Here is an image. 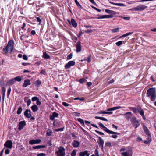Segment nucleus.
I'll list each match as a JSON object with an SVG mask.
<instances>
[{"label": "nucleus", "instance_id": "nucleus-1", "mask_svg": "<svg viewBox=\"0 0 156 156\" xmlns=\"http://www.w3.org/2000/svg\"><path fill=\"white\" fill-rule=\"evenodd\" d=\"M147 97H151L150 99L152 101H154L156 98V90L155 88H151L148 89L147 92Z\"/></svg>", "mask_w": 156, "mask_h": 156}, {"label": "nucleus", "instance_id": "nucleus-2", "mask_svg": "<svg viewBox=\"0 0 156 156\" xmlns=\"http://www.w3.org/2000/svg\"><path fill=\"white\" fill-rule=\"evenodd\" d=\"M14 45V42L12 40L9 41L6 47L3 48V51L6 54H7L9 52L11 53L13 49Z\"/></svg>", "mask_w": 156, "mask_h": 156}, {"label": "nucleus", "instance_id": "nucleus-3", "mask_svg": "<svg viewBox=\"0 0 156 156\" xmlns=\"http://www.w3.org/2000/svg\"><path fill=\"white\" fill-rule=\"evenodd\" d=\"M143 129L147 136V140L144 141V143L147 144H149L151 141L150 133L147 127L145 125L143 126Z\"/></svg>", "mask_w": 156, "mask_h": 156}, {"label": "nucleus", "instance_id": "nucleus-4", "mask_svg": "<svg viewBox=\"0 0 156 156\" xmlns=\"http://www.w3.org/2000/svg\"><path fill=\"white\" fill-rule=\"evenodd\" d=\"M57 156H65V149L63 147H60L59 150L56 152Z\"/></svg>", "mask_w": 156, "mask_h": 156}, {"label": "nucleus", "instance_id": "nucleus-5", "mask_svg": "<svg viewBox=\"0 0 156 156\" xmlns=\"http://www.w3.org/2000/svg\"><path fill=\"white\" fill-rule=\"evenodd\" d=\"M147 8V6L143 5H140L134 8L133 9L136 11L143 10Z\"/></svg>", "mask_w": 156, "mask_h": 156}, {"label": "nucleus", "instance_id": "nucleus-6", "mask_svg": "<svg viewBox=\"0 0 156 156\" xmlns=\"http://www.w3.org/2000/svg\"><path fill=\"white\" fill-rule=\"evenodd\" d=\"M131 109L135 113L139 112L140 114L141 112L144 111L140 106H137V108L132 107Z\"/></svg>", "mask_w": 156, "mask_h": 156}, {"label": "nucleus", "instance_id": "nucleus-7", "mask_svg": "<svg viewBox=\"0 0 156 156\" xmlns=\"http://www.w3.org/2000/svg\"><path fill=\"white\" fill-rule=\"evenodd\" d=\"M98 124L101 127V129H103L108 133L110 134L111 131L109 130L107 127H105L102 123H98Z\"/></svg>", "mask_w": 156, "mask_h": 156}, {"label": "nucleus", "instance_id": "nucleus-8", "mask_svg": "<svg viewBox=\"0 0 156 156\" xmlns=\"http://www.w3.org/2000/svg\"><path fill=\"white\" fill-rule=\"evenodd\" d=\"M4 145L7 148L11 149L12 146V142L10 140H8L5 143Z\"/></svg>", "mask_w": 156, "mask_h": 156}, {"label": "nucleus", "instance_id": "nucleus-9", "mask_svg": "<svg viewBox=\"0 0 156 156\" xmlns=\"http://www.w3.org/2000/svg\"><path fill=\"white\" fill-rule=\"evenodd\" d=\"M75 64V62L74 61H71L65 66V67L66 69H68L70 68V66H74Z\"/></svg>", "mask_w": 156, "mask_h": 156}, {"label": "nucleus", "instance_id": "nucleus-10", "mask_svg": "<svg viewBox=\"0 0 156 156\" xmlns=\"http://www.w3.org/2000/svg\"><path fill=\"white\" fill-rule=\"evenodd\" d=\"M24 115L28 118H30L31 116V112L29 109H26L24 113Z\"/></svg>", "mask_w": 156, "mask_h": 156}, {"label": "nucleus", "instance_id": "nucleus-11", "mask_svg": "<svg viewBox=\"0 0 156 156\" xmlns=\"http://www.w3.org/2000/svg\"><path fill=\"white\" fill-rule=\"evenodd\" d=\"M26 122L25 121H21L20 122L19 124L18 129L20 130H22L26 125Z\"/></svg>", "mask_w": 156, "mask_h": 156}, {"label": "nucleus", "instance_id": "nucleus-12", "mask_svg": "<svg viewBox=\"0 0 156 156\" xmlns=\"http://www.w3.org/2000/svg\"><path fill=\"white\" fill-rule=\"evenodd\" d=\"M41 142V140L40 139L37 140H30L29 142V143L30 145H33L34 144H38L40 143Z\"/></svg>", "mask_w": 156, "mask_h": 156}, {"label": "nucleus", "instance_id": "nucleus-13", "mask_svg": "<svg viewBox=\"0 0 156 156\" xmlns=\"http://www.w3.org/2000/svg\"><path fill=\"white\" fill-rule=\"evenodd\" d=\"M67 21L70 24H71L73 27L76 28L77 27V24L73 19H72L71 21H70L68 19L67 20Z\"/></svg>", "mask_w": 156, "mask_h": 156}, {"label": "nucleus", "instance_id": "nucleus-14", "mask_svg": "<svg viewBox=\"0 0 156 156\" xmlns=\"http://www.w3.org/2000/svg\"><path fill=\"white\" fill-rule=\"evenodd\" d=\"M113 16L111 15H101L99 16L97 19H102L104 18H112Z\"/></svg>", "mask_w": 156, "mask_h": 156}, {"label": "nucleus", "instance_id": "nucleus-15", "mask_svg": "<svg viewBox=\"0 0 156 156\" xmlns=\"http://www.w3.org/2000/svg\"><path fill=\"white\" fill-rule=\"evenodd\" d=\"M122 154L123 156H132V151L131 150H129L128 152H122Z\"/></svg>", "mask_w": 156, "mask_h": 156}, {"label": "nucleus", "instance_id": "nucleus-16", "mask_svg": "<svg viewBox=\"0 0 156 156\" xmlns=\"http://www.w3.org/2000/svg\"><path fill=\"white\" fill-rule=\"evenodd\" d=\"M98 138L99 140V141L98 142V144L101 147L102 149H103V145L104 144V141L101 138V137L99 136Z\"/></svg>", "mask_w": 156, "mask_h": 156}, {"label": "nucleus", "instance_id": "nucleus-17", "mask_svg": "<svg viewBox=\"0 0 156 156\" xmlns=\"http://www.w3.org/2000/svg\"><path fill=\"white\" fill-rule=\"evenodd\" d=\"M80 42L79 41L77 42L76 44V51L77 52H79L81 51V47L80 45Z\"/></svg>", "mask_w": 156, "mask_h": 156}, {"label": "nucleus", "instance_id": "nucleus-18", "mask_svg": "<svg viewBox=\"0 0 156 156\" xmlns=\"http://www.w3.org/2000/svg\"><path fill=\"white\" fill-rule=\"evenodd\" d=\"M80 142L78 141L74 140L72 142V144L74 148L78 147L80 145Z\"/></svg>", "mask_w": 156, "mask_h": 156}, {"label": "nucleus", "instance_id": "nucleus-19", "mask_svg": "<svg viewBox=\"0 0 156 156\" xmlns=\"http://www.w3.org/2000/svg\"><path fill=\"white\" fill-rule=\"evenodd\" d=\"M30 80L29 79L26 80H24L23 86V87H26L27 86L30 85Z\"/></svg>", "mask_w": 156, "mask_h": 156}, {"label": "nucleus", "instance_id": "nucleus-20", "mask_svg": "<svg viewBox=\"0 0 156 156\" xmlns=\"http://www.w3.org/2000/svg\"><path fill=\"white\" fill-rule=\"evenodd\" d=\"M89 156L90 154L88 153V151H84L81 152L79 153V156Z\"/></svg>", "mask_w": 156, "mask_h": 156}, {"label": "nucleus", "instance_id": "nucleus-21", "mask_svg": "<svg viewBox=\"0 0 156 156\" xmlns=\"http://www.w3.org/2000/svg\"><path fill=\"white\" fill-rule=\"evenodd\" d=\"M31 109L33 112H36L38 110V108L36 105H34L31 107Z\"/></svg>", "mask_w": 156, "mask_h": 156}, {"label": "nucleus", "instance_id": "nucleus-22", "mask_svg": "<svg viewBox=\"0 0 156 156\" xmlns=\"http://www.w3.org/2000/svg\"><path fill=\"white\" fill-rule=\"evenodd\" d=\"M45 147H46V146L45 145H39L33 147V149H39L42 148H45Z\"/></svg>", "mask_w": 156, "mask_h": 156}, {"label": "nucleus", "instance_id": "nucleus-23", "mask_svg": "<svg viewBox=\"0 0 156 156\" xmlns=\"http://www.w3.org/2000/svg\"><path fill=\"white\" fill-rule=\"evenodd\" d=\"M105 12L111 14L113 15H115L116 14L115 12L107 9H105Z\"/></svg>", "mask_w": 156, "mask_h": 156}, {"label": "nucleus", "instance_id": "nucleus-24", "mask_svg": "<svg viewBox=\"0 0 156 156\" xmlns=\"http://www.w3.org/2000/svg\"><path fill=\"white\" fill-rule=\"evenodd\" d=\"M15 82V80L14 78L10 80L7 81V84L8 85H11Z\"/></svg>", "mask_w": 156, "mask_h": 156}, {"label": "nucleus", "instance_id": "nucleus-25", "mask_svg": "<svg viewBox=\"0 0 156 156\" xmlns=\"http://www.w3.org/2000/svg\"><path fill=\"white\" fill-rule=\"evenodd\" d=\"M2 91L3 94L2 95V100L3 101L4 99L5 96V88L4 87H2Z\"/></svg>", "mask_w": 156, "mask_h": 156}, {"label": "nucleus", "instance_id": "nucleus-26", "mask_svg": "<svg viewBox=\"0 0 156 156\" xmlns=\"http://www.w3.org/2000/svg\"><path fill=\"white\" fill-rule=\"evenodd\" d=\"M112 112L109 111L106 112L104 111H101L98 112V114H112Z\"/></svg>", "mask_w": 156, "mask_h": 156}, {"label": "nucleus", "instance_id": "nucleus-27", "mask_svg": "<svg viewBox=\"0 0 156 156\" xmlns=\"http://www.w3.org/2000/svg\"><path fill=\"white\" fill-rule=\"evenodd\" d=\"M110 3L114 5H116L120 6H125V5L123 4V3H114L112 2H110Z\"/></svg>", "mask_w": 156, "mask_h": 156}, {"label": "nucleus", "instance_id": "nucleus-28", "mask_svg": "<svg viewBox=\"0 0 156 156\" xmlns=\"http://www.w3.org/2000/svg\"><path fill=\"white\" fill-rule=\"evenodd\" d=\"M121 108V107L120 106H117L113 108H112L107 109L108 111H110L112 110H114L117 109H120Z\"/></svg>", "mask_w": 156, "mask_h": 156}, {"label": "nucleus", "instance_id": "nucleus-29", "mask_svg": "<svg viewBox=\"0 0 156 156\" xmlns=\"http://www.w3.org/2000/svg\"><path fill=\"white\" fill-rule=\"evenodd\" d=\"M131 112H129L124 114H123V115L125 116V117L126 118V119H128L130 117L129 115H131Z\"/></svg>", "mask_w": 156, "mask_h": 156}, {"label": "nucleus", "instance_id": "nucleus-30", "mask_svg": "<svg viewBox=\"0 0 156 156\" xmlns=\"http://www.w3.org/2000/svg\"><path fill=\"white\" fill-rule=\"evenodd\" d=\"M43 57L45 59H48L50 56L45 52H43Z\"/></svg>", "mask_w": 156, "mask_h": 156}, {"label": "nucleus", "instance_id": "nucleus-31", "mask_svg": "<svg viewBox=\"0 0 156 156\" xmlns=\"http://www.w3.org/2000/svg\"><path fill=\"white\" fill-rule=\"evenodd\" d=\"M22 110H23V109H22V108L21 107H19L18 108V110H17V114H18V115L20 114H21V112H22Z\"/></svg>", "mask_w": 156, "mask_h": 156}, {"label": "nucleus", "instance_id": "nucleus-32", "mask_svg": "<svg viewBox=\"0 0 156 156\" xmlns=\"http://www.w3.org/2000/svg\"><path fill=\"white\" fill-rule=\"evenodd\" d=\"M77 120L83 126L84 125L83 120L80 118H79L77 119Z\"/></svg>", "mask_w": 156, "mask_h": 156}, {"label": "nucleus", "instance_id": "nucleus-33", "mask_svg": "<svg viewBox=\"0 0 156 156\" xmlns=\"http://www.w3.org/2000/svg\"><path fill=\"white\" fill-rule=\"evenodd\" d=\"M14 79H15V81H17L18 82H20V81H21V80H22L20 76H17V77H15L14 78Z\"/></svg>", "mask_w": 156, "mask_h": 156}, {"label": "nucleus", "instance_id": "nucleus-34", "mask_svg": "<svg viewBox=\"0 0 156 156\" xmlns=\"http://www.w3.org/2000/svg\"><path fill=\"white\" fill-rule=\"evenodd\" d=\"M36 85L37 86H40L41 84V82L39 80H37L35 82Z\"/></svg>", "mask_w": 156, "mask_h": 156}, {"label": "nucleus", "instance_id": "nucleus-35", "mask_svg": "<svg viewBox=\"0 0 156 156\" xmlns=\"http://www.w3.org/2000/svg\"><path fill=\"white\" fill-rule=\"evenodd\" d=\"M112 33H115L118 32L119 31V28H118L115 29H112L111 30Z\"/></svg>", "mask_w": 156, "mask_h": 156}, {"label": "nucleus", "instance_id": "nucleus-36", "mask_svg": "<svg viewBox=\"0 0 156 156\" xmlns=\"http://www.w3.org/2000/svg\"><path fill=\"white\" fill-rule=\"evenodd\" d=\"M123 43L122 41H120L118 42H117L115 43L116 45L118 46H119L120 45H122Z\"/></svg>", "mask_w": 156, "mask_h": 156}, {"label": "nucleus", "instance_id": "nucleus-37", "mask_svg": "<svg viewBox=\"0 0 156 156\" xmlns=\"http://www.w3.org/2000/svg\"><path fill=\"white\" fill-rule=\"evenodd\" d=\"M76 153L75 150H73L71 154V156H75Z\"/></svg>", "mask_w": 156, "mask_h": 156}, {"label": "nucleus", "instance_id": "nucleus-38", "mask_svg": "<svg viewBox=\"0 0 156 156\" xmlns=\"http://www.w3.org/2000/svg\"><path fill=\"white\" fill-rule=\"evenodd\" d=\"M75 3L78 7H79L80 9L82 8V7L81 5L79 4L77 0H75Z\"/></svg>", "mask_w": 156, "mask_h": 156}, {"label": "nucleus", "instance_id": "nucleus-39", "mask_svg": "<svg viewBox=\"0 0 156 156\" xmlns=\"http://www.w3.org/2000/svg\"><path fill=\"white\" fill-rule=\"evenodd\" d=\"M140 114L143 117L144 119V120L146 119V118L145 117L144 115V111H142L141 112Z\"/></svg>", "mask_w": 156, "mask_h": 156}, {"label": "nucleus", "instance_id": "nucleus-40", "mask_svg": "<svg viewBox=\"0 0 156 156\" xmlns=\"http://www.w3.org/2000/svg\"><path fill=\"white\" fill-rule=\"evenodd\" d=\"M107 82L108 84H111L114 82V80L113 79H109L108 80Z\"/></svg>", "mask_w": 156, "mask_h": 156}, {"label": "nucleus", "instance_id": "nucleus-41", "mask_svg": "<svg viewBox=\"0 0 156 156\" xmlns=\"http://www.w3.org/2000/svg\"><path fill=\"white\" fill-rule=\"evenodd\" d=\"M85 80V79L84 78H82L79 80V82L80 83L83 84Z\"/></svg>", "mask_w": 156, "mask_h": 156}, {"label": "nucleus", "instance_id": "nucleus-42", "mask_svg": "<svg viewBox=\"0 0 156 156\" xmlns=\"http://www.w3.org/2000/svg\"><path fill=\"white\" fill-rule=\"evenodd\" d=\"M73 56V55L72 53H70L69 55H68L67 57V60H69L71 59Z\"/></svg>", "mask_w": 156, "mask_h": 156}, {"label": "nucleus", "instance_id": "nucleus-43", "mask_svg": "<svg viewBox=\"0 0 156 156\" xmlns=\"http://www.w3.org/2000/svg\"><path fill=\"white\" fill-rule=\"evenodd\" d=\"M62 104L63 105H64L65 107H68L70 105L69 104H68L66 102H63L62 103Z\"/></svg>", "mask_w": 156, "mask_h": 156}, {"label": "nucleus", "instance_id": "nucleus-44", "mask_svg": "<svg viewBox=\"0 0 156 156\" xmlns=\"http://www.w3.org/2000/svg\"><path fill=\"white\" fill-rule=\"evenodd\" d=\"M54 117H57L58 116V114L56 112H54L53 113L52 115Z\"/></svg>", "mask_w": 156, "mask_h": 156}, {"label": "nucleus", "instance_id": "nucleus-45", "mask_svg": "<svg viewBox=\"0 0 156 156\" xmlns=\"http://www.w3.org/2000/svg\"><path fill=\"white\" fill-rule=\"evenodd\" d=\"M132 34H133V32H129L122 35V36H123V37H125Z\"/></svg>", "mask_w": 156, "mask_h": 156}, {"label": "nucleus", "instance_id": "nucleus-46", "mask_svg": "<svg viewBox=\"0 0 156 156\" xmlns=\"http://www.w3.org/2000/svg\"><path fill=\"white\" fill-rule=\"evenodd\" d=\"M132 122L135 123L137 122H138V121L136 120V117H134L132 119Z\"/></svg>", "mask_w": 156, "mask_h": 156}, {"label": "nucleus", "instance_id": "nucleus-47", "mask_svg": "<svg viewBox=\"0 0 156 156\" xmlns=\"http://www.w3.org/2000/svg\"><path fill=\"white\" fill-rule=\"evenodd\" d=\"M38 98H37V97H32V100L33 101H37L38 100Z\"/></svg>", "mask_w": 156, "mask_h": 156}, {"label": "nucleus", "instance_id": "nucleus-48", "mask_svg": "<svg viewBox=\"0 0 156 156\" xmlns=\"http://www.w3.org/2000/svg\"><path fill=\"white\" fill-rule=\"evenodd\" d=\"M52 133L51 131H48L46 133V135L48 136H51Z\"/></svg>", "mask_w": 156, "mask_h": 156}, {"label": "nucleus", "instance_id": "nucleus-49", "mask_svg": "<svg viewBox=\"0 0 156 156\" xmlns=\"http://www.w3.org/2000/svg\"><path fill=\"white\" fill-rule=\"evenodd\" d=\"M111 145V143L109 142H107L105 144V146L107 147H110Z\"/></svg>", "mask_w": 156, "mask_h": 156}, {"label": "nucleus", "instance_id": "nucleus-50", "mask_svg": "<svg viewBox=\"0 0 156 156\" xmlns=\"http://www.w3.org/2000/svg\"><path fill=\"white\" fill-rule=\"evenodd\" d=\"M64 127L62 128H60L58 129H55V131L56 132H58L59 131H62L63 130Z\"/></svg>", "mask_w": 156, "mask_h": 156}, {"label": "nucleus", "instance_id": "nucleus-51", "mask_svg": "<svg viewBox=\"0 0 156 156\" xmlns=\"http://www.w3.org/2000/svg\"><path fill=\"white\" fill-rule=\"evenodd\" d=\"M140 123L138 121L137 122L135 123V128H136L137 127H138L140 126Z\"/></svg>", "mask_w": 156, "mask_h": 156}, {"label": "nucleus", "instance_id": "nucleus-52", "mask_svg": "<svg viewBox=\"0 0 156 156\" xmlns=\"http://www.w3.org/2000/svg\"><path fill=\"white\" fill-rule=\"evenodd\" d=\"M11 88L10 87L8 90L7 94V97L9 96L10 94V93L11 92Z\"/></svg>", "mask_w": 156, "mask_h": 156}, {"label": "nucleus", "instance_id": "nucleus-53", "mask_svg": "<svg viewBox=\"0 0 156 156\" xmlns=\"http://www.w3.org/2000/svg\"><path fill=\"white\" fill-rule=\"evenodd\" d=\"M95 132L96 133H98L100 135H104V134L103 133H102V132H100L99 131H98L97 130H95Z\"/></svg>", "mask_w": 156, "mask_h": 156}, {"label": "nucleus", "instance_id": "nucleus-54", "mask_svg": "<svg viewBox=\"0 0 156 156\" xmlns=\"http://www.w3.org/2000/svg\"><path fill=\"white\" fill-rule=\"evenodd\" d=\"M31 103V101L30 99H28L27 102V105L29 106Z\"/></svg>", "mask_w": 156, "mask_h": 156}, {"label": "nucleus", "instance_id": "nucleus-55", "mask_svg": "<svg viewBox=\"0 0 156 156\" xmlns=\"http://www.w3.org/2000/svg\"><path fill=\"white\" fill-rule=\"evenodd\" d=\"M23 59L24 60H27L28 59V58L27 55H23Z\"/></svg>", "mask_w": 156, "mask_h": 156}, {"label": "nucleus", "instance_id": "nucleus-56", "mask_svg": "<svg viewBox=\"0 0 156 156\" xmlns=\"http://www.w3.org/2000/svg\"><path fill=\"white\" fill-rule=\"evenodd\" d=\"M95 154L96 156H99L98 152L97 149H96L95 151Z\"/></svg>", "mask_w": 156, "mask_h": 156}, {"label": "nucleus", "instance_id": "nucleus-57", "mask_svg": "<svg viewBox=\"0 0 156 156\" xmlns=\"http://www.w3.org/2000/svg\"><path fill=\"white\" fill-rule=\"evenodd\" d=\"M46 73V71L44 70H41L40 73L44 75H45Z\"/></svg>", "mask_w": 156, "mask_h": 156}, {"label": "nucleus", "instance_id": "nucleus-58", "mask_svg": "<svg viewBox=\"0 0 156 156\" xmlns=\"http://www.w3.org/2000/svg\"><path fill=\"white\" fill-rule=\"evenodd\" d=\"M46 154L44 153H40L37 155V156H45Z\"/></svg>", "mask_w": 156, "mask_h": 156}, {"label": "nucleus", "instance_id": "nucleus-59", "mask_svg": "<svg viewBox=\"0 0 156 156\" xmlns=\"http://www.w3.org/2000/svg\"><path fill=\"white\" fill-rule=\"evenodd\" d=\"M87 61L90 63L91 61V56L90 55L87 57Z\"/></svg>", "mask_w": 156, "mask_h": 156}, {"label": "nucleus", "instance_id": "nucleus-60", "mask_svg": "<svg viewBox=\"0 0 156 156\" xmlns=\"http://www.w3.org/2000/svg\"><path fill=\"white\" fill-rule=\"evenodd\" d=\"M123 18L126 20H129L130 19V17H124Z\"/></svg>", "mask_w": 156, "mask_h": 156}, {"label": "nucleus", "instance_id": "nucleus-61", "mask_svg": "<svg viewBox=\"0 0 156 156\" xmlns=\"http://www.w3.org/2000/svg\"><path fill=\"white\" fill-rule=\"evenodd\" d=\"M36 18L37 19V21L38 22H40V23L41 22V20L40 18L39 17H36Z\"/></svg>", "mask_w": 156, "mask_h": 156}, {"label": "nucleus", "instance_id": "nucleus-62", "mask_svg": "<svg viewBox=\"0 0 156 156\" xmlns=\"http://www.w3.org/2000/svg\"><path fill=\"white\" fill-rule=\"evenodd\" d=\"M86 33H91L93 32V30L91 29L87 30L85 31Z\"/></svg>", "mask_w": 156, "mask_h": 156}, {"label": "nucleus", "instance_id": "nucleus-63", "mask_svg": "<svg viewBox=\"0 0 156 156\" xmlns=\"http://www.w3.org/2000/svg\"><path fill=\"white\" fill-rule=\"evenodd\" d=\"M9 153V150L8 149H6L5 151V153L6 154H8Z\"/></svg>", "mask_w": 156, "mask_h": 156}, {"label": "nucleus", "instance_id": "nucleus-64", "mask_svg": "<svg viewBox=\"0 0 156 156\" xmlns=\"http://www.w3.org/2000/svg\"><path fill=\"white\" fill-rule=\"evenodd\" d=\"M71 134L72 137H73L75 139L76 138V136L74 133H71Z\"/></svg>", "mask_w": 156, "mask_h": 156}]
</instances>
